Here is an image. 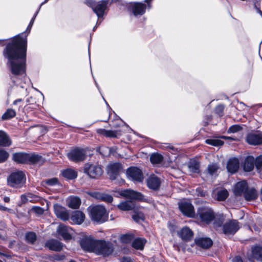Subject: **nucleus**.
<instances>
[{"label": "nucleus", "mask_w": 262, "mask_h": 262, "mask_svg": "<svg viewBox=\"0 0 262 262\" xmlns=\"http://www.w3.org/2000/svg\"><path fill=\"white\" fill-rule=\"evenodd\" d=\"M228 196V192L226 189H223L218 191L217 194V199L219 201H224Z\"/></svg>", "instance_id": "nucleus-41"}, {"label": "nucleus", "mask_w": 262, "mask_h": 262, "mask_svg": "<svg viewBox=\"0 0 262 262\" xmlns=\"http://www.w3.org/2000/svg\"><path fill=\"white\" fill-rule=\"evenodd\" d=\"M218 166L216 164H210L208 166V171L209 174L212 175L214 174L218 169Z\"/></svg>", "instance_id": "nucleus-46"}, {"label": "nucleus", "mask_w": 262, "mask_h": 262, "mask_svg": "<svg viewBox=\"0 0 262 262\" xmlns=\"http://www.w3.org/2000/svg\"><path fill=\"white\" fill-rule=\"evenodd\" d=\"M85 3L92 9L98 18H101L103 16L107 5L106 1H101L96 3L93 0H85Z\"/></svg>", "instance_id": "nucleus-5"}, {"label": "nucleus", "mask_w": 262, "mask_h": 262, "mask_svg": "<svg viewBox=\"0 0 262 262\" xmlns=\"http://www.w3.org/2000/svg\"><path fill=\"white\" fill-rule=\"evenodd\" d=\"M68 158L71 161L78 162L83 161L86 158V151L80 148H75L71 150L67 155Z\"/></svg>", "instance_id": "nucleus-9"}, {"label": "nucleus", "mask_w": 262, "mask_h": 262, "mask_svg": "<svg viewBox=\"0 0 262 262\" xmlns=\"http://www.w3.org/2000/svg\"><path fill=\"white\" fill-rule=\"evenodd\" d=\"M49 0H45L43 2L41 3V4L39 6V7L38 8V9L37 10V12L35 13V14L34 15L33 17L32 18L27 29H26V31H28V33L30 32V30H31V29L33 25V23L34 22V20L35 19V18L37 15V14L38 13L40 9V8L41 7L44 5L45 4H46V3L48 2Z\"/></svg>", "instance_id": "nucleus-40"}, {"label": "nucleus", "mask_w": 262, "mask_h": 262, "mask_svg": "<svg viewBox=\"0 0 262 262\" xmlns=\"http://www.w3.org/2000/svg\"><path fill=\"white\" fill-rule=\"evenodd\" d=\"M113 198L112 195L105 193H102L101 201H103L107 203H111L113 201Z\"/></svg>", "instance_id": "nucleus-47"}, {"label": "nucleus", "mask_w": 262, "mask_h": 262, "mask_svg": "<svg viewBox=\"0 0 262 262\" xmlns=\"http://www.w3.org/2000/svg\"><path fill=\"white\" fill-rule=\"evenodd\" d=\"M246 142L250 145H258L262 144V133L259 132H252L247 134Z\"/></svg>", "instance_id": "nucleus-11"}, {"label": "nucleus", "mask_w": 262, "mask_h": 262, "mask_svg": "<svg viewBox=\"0 0 262 262\" xmlns=\"http://www.w3.org/2000/svg\"><path fill=\"white\" fill-rule=\"evenodd\" d=\"M26 239L28 243L33 244L36 239L35 233L32 232L27 233L26 235Z\"/></svg>", "instance_id": "nucleus-42"}, {"label": "nucleus", "mask_w": 262, "mask_h": 262, "mask_svg": "<svg viewBox=\"0 0 262 262\" xmlns=\"http://www.w3.org/2000/svg\"><path fill=\"white\" fill-rule=\"evenodd\" d=\"M232 262H243V261L239 256H236L233 259Z\"/></svg>", "instance_id": "nucleus-58"}, {"label": "nucleus", "mask_w": 262, "mask_h": 262, "mask_svg": "<svg viewBox=\"0 0 262 262\" xmlns=\"http://www.w3.org/2000/svg\"><path fill=\"white\" fill-rule=\"evenodd\" d=\"M134 238V235L132 234H126L122 235L120 237L121 242L123 243H128Z\"/></svg>", "instance_id": "nucleus-43"}, {"label": "nucleus", "mask_w": 262, "mask_h": 262, "mask_svg": "<svg viewBox=\"0 0 262 262\" xmlns=\"http://www.w3.org/2000/svg\"><path fill=\"white\" fill-rule=\"evenodd\" d=\"M255 165L257 169L260 168L262 166V155L257 157L254 159Z\"/></svg>", "instance_id": "nucleus-51"}, {"label": "nucleus", "mask_w": 262, "mask_h": 262, "mask_svg": "<svg viewBox=\"0 0 262 262\" xmlns=\"http://www.w3.org/2000/svg\"><path fill=\"white\" fill-rule=\"evenodd\" d=\"M253 257L257 260L262 261V246H256L252 248Z\"/></svg>", "instance_id": "nucleus-32"}, {"label": "nucleus", "mask_w": 262, "mask_h": 262, "mask_svg": "<svg viewBox=\"0 0 262 262\" xmlns=\"http://www.w3.org/2000/svg\"><path fill=\"white\" fill-rule=\"evenodd\" d=\"M189 170L192 173H199L200 172V163L195 159H191L188 163Z\"/></svg>", "instance_id": "nucleus-28"}, {"label": "nucleus", "mask_w": 262, "mask_h": 262, "mask_svg": "<svg viewBox=\"0 0 262 262\" xmlns=\"http://www.w3.org/2000/svg\"><path fill=\"white\" fill-rule=\"evenodd\" d=\"M239 168V162L237 159H230L227 165V169L229 172L234 173L236 172Z\"/></svg>", "instance_id": "nucleus-24"}, {"label": "nucleus", "mask_w": 262, "mask_h": 262, "mask_svg": "<svg viewBox=\"0 0 262 262\" xmlns=\"http://www.w3.org/2000/svg\"><path fill=\"white\" fill-rule=\"evenodd\" d=\"M12 144V141L9 135L4 131L0 130V146L9 147Z\"/></svg>", "instance_id": "nucleus-26"}, {"label": "nucleus", "mask_w": 262, "mask_h": 262, "mask_svg": "<svg viewBox=\"0 0 262 262\" xmlns=\"http://www.w3.org/2000/svg\"><path fill=\"white\" fill-rule=\"evenodd\" d=\"M248 188V185L246 181H243L237 183L234 187V193L236 196L244 195Z\"/></svg>", "instance_id": "nucleus-20"}, {"label": "nucleus", "mask_w": 262, "mask_h": 262, "mask_svg": "<svg viewBox=\"0 0 262 262\" xmlns=\"http://www.w3.org/2000/svg\"><path fill=\"white\" fill-rule=\"evenodd\" d=\"M122 166L119 163L110 164L107 166V173L112 180L116 179L122 171Z\"/></svg>", "instance_id": "nucleus-14"}, {"label": "nucleus", "mask_w": 262, "mask_h": 262, "mask_svg": "<svg viewBox=\"0 0 262 262\" xmlns=\"http://www.w3.org/2000/svg\"><path fill=\"white\" fill-rule=\"evenodd\" d=\"M195 243L201 248L207 249L212 245V241L208 237H198L195 239Z\"/></svg>", "instance_id": "nucleus-21"}, {"label": "nucleus", "mask_w": 262, "mask_h": 262, "mask_svg": "<svg viewBox=\"0 0 262 262\" xmlns=\"http://www.w3.org/2000/svg\"><path fill=\"white\" fill-rule=\"evenodd\" d=\"M145 242L146 241L144 238H136L133 241L132 246L136 249L142 250L144 248Z\"/></svg>", "instance_id": "nucleus-35"}, {"label": "nucleus", "mask_w": 262, "mask_h": 262, "mask_svg": "<svg viewBox=\"0 0 262 262\" xmlns=\"http://www.w3.org/2000/svg\"><path fill=\"white\" fill-rule=\"evenodd\" d=\"M161 181L154 174L151 175L147 180V185L149 188L154 190H158L160 186Z\"/></svg>", "instance_id": "nucleus-18"}, {"label": "nucleus", "mask_w": 262, "mask_h": 262, "mask_svg": "<svg viewBox=\"0 0 262 262\" xmlns=\"http://www.w3.org/2000/svg\"><path fill=\"white\" fill-rule=\"evenodd\" d=\"M163 159V156L159 154L154 153L150 157V162L154 164H159L161 163Z\"/></svg>", "instance_id": "nucleus-37"}, {"label": "nucleus", "mask_w": 262, "mask_h": 262, "mask_svg": "<svg viewBox=\"0 0 262 262\" xmlns=\"http://www.w3.org/2000/svg\"><path fill=\"white\" fill-rule=\"evenodd\" d=\"M117 133L116 131L106 130L105 136L107 137H116Z\"/></svg>", "instance_id": "nucleus-53"}, {"label": "nucleus", "mask_w": 262, "mask_h": 262, "mask_svg": "<svg viewBox=\"0 0 262 262\" xmlns=\"http://www.w3.org/2000/svg\"><path fill=\"white\" fill-rule=\"evenodd\" d=\"M28 163H36L39 162H42L43 161L42 157L38 155L28 154Z\"/></svg>", "instance_id": "nucleus-38"}, {"label": "nucleus", "mask_w": 262, "mask_h": 262, "mask_svg": "<svg viewBox=\"0 0 262 262\" xmlns=\"http://www.w3.org/2000/svg\"><path fill=\"white\" fill-rule=\"evenodd\" d=\"M224 220V217L223 215H220L218 220L215 219L214 222V226L215 228L220 227L222 226V225L223 224V223Z\"/></svg>", "instance_id": "nucleus-48"}, {"label": "nucleus", "mask_w": 262, "mask_h": 262, "mask_svg": "<svg viewBox=\"0 0 262 262\" xmlns=\"http://www.w3.org/2000/svg\"><path fill=\"white\" fill-rule=\"evenodd\" d=\"M16 116L15 111L12 109L9 108L6 112L2 115V119L3 120H8Z\"/></svg>", "instance_id": "nucleus-39"}, {"label": "nucleus", "mask_w": 262, "mask_h": 262, "mask_svg": "<svg viewBox=\"0 0 262 262\" xmlns=\"http://www.w3.org/2000/svg\"><path fill=\"white\" fill-rule=\"evenodd\" d=\"M97 133L100 135H104L105 136L106 130L105 129L99 128L97 130Z\"/></svg>", "instance_id": "nucleus-56"}, {"label": "nucleus", "mask_w": 262, "mask_h": 262, "mask_svg": "<svg viewBox=\"0 0 262 262\" xmlns=\"http://www.w3.org/2000/svg\"><path fill=\"white\" fill-rule=\"evenodd\" d=\"M178 235L183 241H188L192 238L193 232L189 228L185 227L180 230Z\"/></svg>", "instance_id": "nucleus-25"}, {"label": "nucleus", "mask_w": 262, "mask_h": 262, "mask_svg": "<svg viewBox=\"0 0 262 262\" xmlns=\"http://www.w3.org/2000/svg\"><path fill=\"white\" fill-rule=\"evenodd\" d=\"M46 184L48 186H55L58 184V179L56 178H51L46 181Z\"/></svg>", "instance_id": "nucleus-52"}, {"label": "nucleus", "mask_w": 262, "mask_h": 262, "mask_svg": "<svg viewBox=\"0 0 262 262\" xmlns=\"http://www.w3.org/2000/svg\"><path fill=\"white\" fill-rule=\"evenodd\" d=\"M114 251L113 244L104 240H97L94 253L98 255L103 256H108Z\"/></svg>", "instance_id": "nucleus-4"}, {"label": "nucleus", "mask_w": 262, "mask_h": 262, "mask_svg": "<svg viewBox=\"0 0 262 262\" xmlns=\"http://www.w3.org/2000/svg\"><path fill=\"white\" fill-rule=\"evenodd\" d=\"M72 229L71 228L60 225L58 226L57 229V232L65 240H69L72 238L71 232Z\"/></svg>", "instance_id": "nucleus-19"}, {"label": "nucleus", "mask_w": 262, "mask_h": 262, "mask_svg": "<svg viewBox=\"0 0 262 262\" xmlns=\"http://www.w3.org/2000/svg\"><path fill=\"white\" fill-rule=\"evenodd\" d=\"M244 196L247 201H252L257 197V192L253 188L248 189L245 192Z\"/></svg>", "instance_id": "nucleus-33"}, {"label": "nucleus", "mask_w": 262, "mask_h": 262, "mask_svg": "<svg viewBox=\"0 0 262 262\" xmlns=\"http://www.w3.org/2000/svg\"><path fill=\"white\" fill-rule=\"evenodd\" d=\"M27 102L29 104H33L34 102V100L32 99V97H31L27 99Z\"/></svg>", "instance_id": "nucleus-60"}, {"label": "nucleus", "mask_w": 262, "mask_h": 262, "mask_svg": "<svg viewBox=\"0 0 262 262\" xmlns=\"http://www.w3.org/2000/svg\"><path fill=\"white\" fill-rule=\"evenodd\" d=\"M220 138L225 139V140H234V139L231 137H228L225 136H220Z\"/></svg>", "instance_id": "nucleus-57"}, {"label": "nucleus", "mask_w": 262, "mask_h": 262, "mask_svg": "<svg viewBox=\"0 0 262 262\" xmlns=\"http://www.w3.org/2000/svg\"><path fill=\"white\" fill-rule=\"evenodd\" d=\"M223 110H224V106L222 105H220L216 107L215 112L219 116H222V114H223Z\"/></svg>", "instance_id": "nucleus-54"}, {"label": "nucleus", "mask_w": 262, "mask_h": 262, "mask_svg": "<svg viewBox=\"0 0 262 262\" xmlns=\"http://www.w3.org/2000/svg\"><path fill=\"white\" fill-rule=\"evenodd\" d=\"M28 154L25 152H16L13 155L12 159L17 163H28Z\"/></svg>", "instance_id": "nucleus-23"}, {"label": "nucleus", "mask_w": 262, "mask_h": 262, "mask_svg": "<svg viewBox=\"0 0 262 262\" xmlns=\"http://www.w3.org/2000/svg\"><path fill=\"white\" fill-rule=\"evenodd\" d=\"M83 171L85 173L92 179H97L103 173L102 169L100 165L90 163H86L84 165Z\"/></svg>", "instance_id": "nucleus-7"}, {"label": "nucleus", "mask_w": 262, "mask_h": 262, "mask_svg": "<svg viewBox=\"0 0 262 262\" xmlns=\"http://www.w3.org/2000/svg\"><path fill=\"white\" fill-rule=\"evenodd\" d=\"M63 177L69 180L76 179L77 177V172L73 169L68 168L62 171Z\"/></svg>", "instance_id": "nucleus-31"}, {"label": "nucleus", "mask_w": 262, "mask_h": 262, "mask_svg": "<svg viewBox=\"0 0 262 262\" xmlns=\"http://www.w3.org/2000/svg\"><path fill=\"white\" fill-rule=\"evenodd\" d=\"M8 210L9 209L7 207H5V206H3V205L0 204V210H2V211H8Z\"/></svg>", "instance_id": "nucleus-61"}, {"label": "nucleus", "mask_w": 262, "mask_h": 262, "mask_svg": "<svg viewBox=\"0 0 262 262\" xmlns=\"http://www.w3.org/2000/svg\"><path fill=\"white\" fill-rule=\"evenodd\" d=\"M25 174L21 171L12 172L8 177V184L10 186L16 188L21 187L26 182Z\"/></svg>", "instance_id": "nucleus-3"}, {"label": "nucleus", "mask_w": 262, "mask_h": 262, "mask_svg": "<svg viewBox=\"0 0 262 262\" xmlns=\"http://www.w3.org/2000/svg\"><path fill=\"white\" fill-rule=\"evenodd\" d=\"M196 216L200 220L206 224H209L215 219L214 212L208 207H201L197 210Z\"/></svg>", "instance_id": "nucleus-6"}, {"label": "nucleus", "mask_w": 262, "mask_h": 262, "mask_svg": "<svg viewBox=\"0 0 262 262\" xmlns=\"http://www.w3.org/2000/svg\"><path fill=\"white\" fill-rule=\"evenodd\" d=\"M46 246L49 249L55 251H60L62 248L61 243L55 239H51L48 241Z\"/></svg>", "instance_id": "nucleus-27"}, {"label": "nucleus", "mask_w": 262, "mask_h": 262, "mask_svg": "<svg viewBox=\"0 0 262 262\" xmlns=\"http://www.w3.org/2000/svg\"><path fill=\"white\" fill-rule=\"evenodd\" d=\"M257 12L261 16H262V11L260 10V8L257 9Z\"/></svg>", "instance_id": "nucleus-62"}, {"label": "nucleus", "mask_w": 262, "mask_h": 262, "mask_svg": "<svg viewBox=\"0 0 262 262\" xmlns=\"http://www.w3.org/2000/svg\"><path fill=\"white\" fill-rule=\"evenodd\" d=\"M133 219L136 222L143 221L144 219V216L142 213H137L133 215Z\"/></svg>", "instance_id": "nucleus-49"}, {"label": "nucleus", "mask_w": 262, "mask_h": 262, "mask_svg": "<svg viewBox=\"0 0 262 262\" xmlns=\"http://www.w3.org/2000/svg\"><path fill=\"white\" fill-rule=\"evenodd\" d=\"M257 12L261 16H262V11L260 10V8L257 9Z\"/></svg>", "instance_id": "nucleus-64"}, {"label": "nucleus", "mask_w": 262, "mask_h": 262, "mask_svg": "<svg viewBox=\"0 0 262 262\" xmlns=\"http://www.w3.org/2000/svg\"><path fill=\"white\" fill-rule=\"evenodd\" d=\"M127 178L136 182H141L143 180V174L140 169L137 167H130L126 170Z\"/></svg>", "instance_id": "nucleus-10"}, {"label": "nucleus", "mask_w": 262, "mask_h": 262, "mask_svg": "<svg viewBox=\"0 0 262 262\" xmlns=\"http://www.w3.org/2000/svg\"><path fill=\"white\" fill-rule=\"evenodd\" d=\"M205 143L214 146H220L224 144L223 141L220 137L219 138L208 139L205 140Z\"/></svg>", "instance_id": "nucleus-36"}, {"label": "nucleus", "mask_w": 262, "mask_h": 262, "mask_svg": "<svg viewBox=\"0 0 262 262\" xmlns=\"http://www.w3.org/2000/svg\"><path fill=\"white\" fill-rule=\"evenodd\" d=\"M119 262H134L130 257H123L119 259Z\"/></svg>", "instance_id": "nucleus-55"}, {"label": "nucleus", "mask_w": 262, "mask_h": 262, "mask_svg": "<svg viewBox=\"0 0 262 262\" xmlns=\"http://www.w3.org/2000/svg\"><path fill=\"white\" fill-rule=\"evenodd\" d=\"M179 207L182 213L188 217H194L195 212L193 206L188 202L182 201L179 203Z\"/></svg>", "instance_id": "nucleus-12"}, {"label": "nucleus", "mask_w": 262, "mask_h": 262, "mask_svg": "<svg viewBox=\"0 0 262 262\" xmlns=\"http://www.w3.org/2000/svg\"><path fill=\"white\" fill-rule=\"evenodd\" d=\"M240 228L239 222L237 220H230L224 224L222 227L223 233L227 236L234 235Z\"/></svg>", "instance_id": "nucleus-8"}, {"label": "nucleus", "mask_w": 262, "mask_h": 262, "mask_svg": "<svg viewBox=\"0 0 262 262\" xmlns=\"http://www.w3.org/2000/svg\"><path fill=\"white\" fill-rule=\"evenodd\" d=\"M134 15L135 16L142 15L145 12L146 5L141 3H132L129 4Z\"/></svg>", "instance_id": "nucleus-16"}, {"label": "nucleus", "mask_w": 262, "mask_h": 262, "mask_svg": "<svg viewBox=\"0 0 262 262\" xmlns=\"http://www.w3.org/2000/svg\"><path fill=\"white\" fill-rule=\"evenodd\" d=\"M9 157V153L4 149H0V163L6 161Z\"/></svg>", "instance_id": "nucleus-44"}, {"label": "nucleus", "mask_w": 262, "mask_h": 262, "mask_svg": "<svg viewBox=\"0 0 262 262\" xmlns=\"http://www.w3.org/2000/svg\"><path fill=\"white\" fill-rule=\"evenodd\" d=\"M257 12L261 16H262V11L260 10V8L257 9Z\"/></svg>", "instance_id": "nucleus-63"}, {"label": "nucleus", "mask_w": 262, "mask_h": 262, "mask_svg": "<svg viewBox=\"0 0 262 262\" xmlns=\"http://www.w3.org/2000/svg\"><path fill=\"white\" fill-rule=\"evenodd\" d=\"M88 194L97 200H101L102 193L100 192L94 191L88 192Z\"/></svg>", "instance_id": "nucleus-50"}, {"label": "nucleus", "mask_w": 262, "mask_h": 262, "mask_svg": "<svg viewBox=\"0 0 262 262\" xmlns=\"http://www.w3.org/2000/svg\"><path fill=\"white\" fill-rule=\"evenodd\" d=\"M23 101L22 99H18L13 101V105H17L18 103L20 102Z\"/></svg>", "instance_id": "nucleus-59"}, {"label": "nucleus", "mask_w": 262, "mask_h": 262, "mask_svg": "<svg viewBox=\"0 0 262 262\" xmlns=\"http://www.w3.org/2000/svg\"><path fill=\"white\" fill-rule=\"evenodd\" d=\"M54 212L58 218L63 221L68 220L69 219V214L68 210L64 207L58 204L54 205Z\"/></svg>", "instance_id": "nucleus-15"}, {"label": "nucleus", "mask_w": 262, "mask_h": 262, "mask_svg": "<svg viewBox=\"0 0 262 262\" xmlns=\"http://www.w3.org/2000/svg\"><path fill=\"white\" fill-rule=\"evenodd\" d=\"M27 37L18 35L10 41L3 51L4 57L8 60L10 78L16 85L24 88V83L28 80L26 76Z\"/></svg>", "instance_id": "nucleus-1"}, {"label": "nucleus", "mask_w": 262, "mask_h": 262, "mask_svg": "<svg viewBox=\"0 0 262 262\" xmlns=\"http://www.w3.org/2000/svg\"><path fill=\"white\" fill-rule=\"evenodd\" d=\"M90 217L92 221L101 224L108 219L105 208L101 205H96L89 208Z\"/></svg>", "instance_id": "nucleus-2"}, {"label": "nucleus", "mask_w": 262, "mask_h": 262, "mask_svg": "<svg viewBox=\"0 0 262 262\" xmlns=\"http://www.w3.org/2000/svg\"><path fill=\"white\" fill-rule=\"evenodd\" d=\"M242 128L239 125H233L229 127L227 132L228 133H235L242 130Z\"/></svg>", "instance_id": "nucleus-45"}, {"label": "nucleus", "mask_w": 262, "mask_h": 262, "mask_svg": "<svg viewBox=\"0 0 262 262\" xmlns=\"http://www.w3.org/2000/svg\"><path fill=\"white\" fill-rule=\"evenodd\" d=\"M255 165L254 158L252 156H248L245 160L244 169L246 171H251L253 170Z\"/></svg>", "instance_id": "nucleus-29"}, {"label": "nucleus", "mask_w": 262, "mask_h": 262, "mask_svg": "<svg viewBox=\"0 0 262 262\" xmlns=\"http://www.w3.org/2000/svg\"><path fill=\"white\" fill-rule=\"evenodd\" d=\"M97 241L91 237H85L81 240L80 246L84 251L94 253Z\"/></svg>", "instance_id": "nucleus-13"}, {"label": "nucleus", "mask_w": 262, "mask_h": 262, "mask_svg": "<svg viewBox=\"0 0 262 262\" xmlns=\"http://www.w3.org/2000/svg\"><path fill=\"white\" fill-rule=\"evenodd\" d=\"M68 203L69 207L77 209L81 204V200L78 196H70L68 200Z\"/></svg>", "instance_id": "nucleus-30"}, {"label": "nucleus", "mask_w": 262, "mask_h": 262, "mask_svg": "<svg viewBox=\"0 0 262 262\" xmlns=\"http://www.w3.org/2000/svg\"><path fill=\"white\" fill-rule=\"evenodd\" d=\"M118 208L123 211L132 210L134 207V204L132 201H124L117 205Z\"/></svg>", "instance_id": "nucleus-34"}, {"label": "nucleus", "mask_w": 262, "mask_h": 262, "mask_svg": "<svg viewBox=\"0 0 262 262\" xmlns=\"http://www.w3.org/2000/svg\"><path fill=\"white\" fill-rule=\"evenodd\" d=\"M121 195L132 200H143L144 199V196L142 193L131 189L122 191Z\"/></svg>", "instance_id": "nucleus-17"}, {"label": "nucleus", "mask_w": 262, "mask_h": 262, "mask_svg": "<svg viewBox=\"0 0 262 262\" xmlns=\"http://www.w3.org/2000/svg\"><path fill=\"white\" fill-rule=\"evenodd\" d=\"M85 215L80 211H75L71 216V220L73 224L80 225L84 221Z\"/></svg>", "instance_id": "nucleus-22"}]
</instances>
